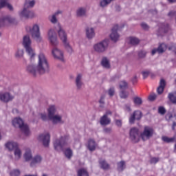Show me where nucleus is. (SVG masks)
Instances as JSON below:
<instances>
[{
  "label": "nucleus",
  "mask_w": 176,
  "mask_h": 176,
  "mask_svg": "<svg viewBox=\"0 0 176 176\" xmlns=\"http://www.w3.org/2000/svg\"><path fill=\"white\" fill-rule=\"evenodd\" d=\"M39 116L43 122H46V120H47V114L45 113H39Z\"/></svg>",
  "instance_id": "49"
},
{
  "label": "nucleus",
  "mask_w": 176,
  "mask_h": 176,
  "mask_svg": "<svg viewBox=\"0 0 176 176\" xmlns=\"http://www.w3.org/2000/svg\"><path fill=\"white\" fill-rule=\"evenodd\" d=\"M20 174H21V172H20V170L19 169L12 170L10 173V176H20Z\"/></svg>",
  "instance_id": "47"
},
{
  "label": "nucleus",
  "mask_w": 176,
  "mask_h": 176,
  "mask_svg": "<svg viewBox=\"0 0 176 176\" xmlns=\"http://www.w3.org/2000/svg\"><path fill=\"white\" fill-rule=\"evenodd\" d=\"M68 138H69V136L68 135H64L60 137V139H56L54 142V147L56 151H60L67 145V141H68Z\"/></svg>",
  "instance_id": "6"
},
{
  "label": "nucleus",
  "mask_w": 176,
  "mask_h": 176,
  "mask_svg": "<svg viewBox=\"0 0 176 176\" xmlns=\"http://www.w3.org/2000/svg\"><path fill=\"white\" fill-rule=\"evenodd\" d=\"M19 147V144L16 142H9L6 144V148L9 151H15Z\"/></svg>",
  "instance_id": "26"
},
{
  "label": "nucleus",
  "mask_w": 176,
  "mask_h": 176,
  "mask_svg": "<svg viewBox=\"0 0 176 176\" xmlns=\"http://www.w3.org/2000/svg\"><path fill=\"white\" fill-rule=\"evenodd\" d=\"M141 27L143 30H145L146 31H148V30H149V25H148V24H146V23H142Z\"/></svg>",
  "instance_id": "54"
},
{
  "label": "nucleus",
  "mask_w": 176,
  "mask_h": 176,
  "mask_svg": "<svg viewBox=\"0 0 176 176\" xmlns=\"http://www.w3.org/2000/svg\"><path fill=\"white\" fill-rule=\"evenodd\" d=\"M108 46H109V41L104 39L100 42H98L94 45L93 49L96 53H105L108 50Z\"/></svg>",
  "instance_id": "5"
},
{
  "label": "nucleus",
  "mask_w": 176,
  "mask_h": 176,
  "mask_svg": "<svg viewBox=\"0 0 176 176\" xmlns=\"http://www.w3.org/2000/svg\"><path fill=\"white\" fill-rule=\"evenodd\" d=\"M38 141L43 142V145L45 147L49 146L50 142V133H43L38 136Z\"/></svg>",
  "instance_id": "12"
},
{
  "label": "nucleus",
  "mask_w": 176,
  "mask_h": 176,
  "mask_svg": "<svg viewBox=\"0 0 176 176\" xmlns=\"http://www.w3.org/2000/svg\"><path fill=\"white\" fill-rule=\"evenodd\" d=\"M58 14H60V12H56L52 16L49 17L50 21L52 24H56V23H57V16H58Z\"/></svg>",
  "instance_id": "40"
},
{
  "label": "nucleus",
  "mask_w": 176,
  "mask_h": 176,
  "mask_svg": "<svg viewBox=\"0 0 176 176\" xmlns=\"http://www.w3.org/2000/svg\"><path fill=\"white\" fill-rule=\"evenodd\" d=\"M27 31L29 30L32 39L36 41L37 42H42V36H41V30L39 25L37 24L33 25L32 28H27Z\"/></svg>",
  "instance_id": "4"
},
{
  "label": "nucleus",
  "mask_w": 176,
  "mask_h": 176,
  "mask_svg": "<svg viewBox=\"0 0 176 176\" xmlns=\"http://www.w3.org/2000/svg\"><path fill=\"white\" fill-rule=\"evenodd\" d=\"M14 155L15 157V160H20L21 159V150L18 147L14 151Z\"/></svg>",
  "instance_id": "37"
},
{
  "label": "nucleus",
  "mask_w": 176,
  "mask_h": 176,
  "mask_svg": "<svg viewBox=\"0 0 176 176\" xmlns=\"http://www.w3.org/2000/svg\"><path fill=\"white\" fill-rule=\"evenodd\" d=\"M83 75L82 74H77L76 79H75V85L77 90H82V88L84 86L83 83Z\"/></svg>",
  "instance_id": "15"
},
{
  "label": "nucleus",
  "mask_w": 176,
  "mask_h": 176,
  "mask_svg": "<svg viewBox=\"0 0 176 176\" xmlns=\"http://www.w3.org/2000/svg\"><path fill=\"white\" fill-rule=\"evenodd\" d=\"M65 155L67 159H71L73 156L72 150L71 148H67L65 151Z\"/></svg>",
  "instance_id": "43"
},
{
  "label": "nucleus",
  "mask_w": 176,
  "mask_h": 176,
  "mask_svg": "<svg viewBox=\"0 0 176 176\" xmlns=\"http://www.w3.org/2000/svg\"><path fill=\"white\" fill-rule=\"evenodd\" d=\"M158 113L160 115H164L166 113V109L164 107H160L158 108Z\"/></svg>",
  "instance_id": "51"
},
{
  "label": "nucleus",
  "mask_w": 176,
  "mask_h": 176,
  "mask_svg": "<svg viewBox=\"0 0 176 176\" xmlns=\"http://www.w3.org/2000/svg\"><path fill=\"white\" fill-rule=\"evenodd\" d=\"M77 176H89V175L87 170L82 168L77 171Z\"/></svg>",
  "instance_id": "36"
},
{
  "label": "nucleus",
  "mask_w": 176,
  "mask_h": 176,
  "mask_svg": "<svg viewBox=\"0 0 176 176\" xmlns=\"http://www.w3.org/2000/svg\"><path fill=\"white\" fill-rule=\"evenodd\" d=\"M5 6H7L9 10L13 12V6L9 4V0H0V9L5 8Z\"/></svg>",
  "instance_id": "22"
},
{
  "label": "nucleus",
  "mask_w": 176,
  "mask_h": 176,
  "mask_svg": "<svg viewBox=\"0 0 176 176\" xmlns=\"http://www.w3.org/2000/svg\"><path fill=\"white\" fill-rule=\"evenodd\" d=\"M99 164L102 170H109L111 168V166L105 160H100Z\"/></svg>",
  "instance_id": "25"
},
{
  "label": "nucleus",
  "mask_w": 176,
  "mask_h": 176,
  "mask_svg": "<svg viewBox=\"0 0 176 176\" xmlns=\"http://www.w3.org/2000/svg\"><path fill=\"white\" fill-rule=\"evenodd\" d=\"M54 116H56V106L52 105L48 109V118L50 119Z\"/></svg>",
  "instance_id": "32"
},
{
  "label": "nucleus",
  "mask_w": 176,
  "mask_h": 176,
  "mask_svg": "<svg viewBox=\"0 0 176 176\" xmlns=\"http://www.w3.org/2000/svg\"><path fill=\"white\" fill-rule=\"evenodd\" d=\"M126 168V162L121 161L117 164V170L119 173H122Z\"/></svg>",
  "instance_id": "30"
},
{
  "label": "nucleus",
  "mask_w": 176,
  "mask_h": 176,
  "mask_svg": "<svg viewBox=\"0 0 176 176\" xmlns=\"http://www.w3.org/2000/svg\"><path fill=\"white\" fill-rule=\"evenodd\" d=\"M59 38L62 40L63 43L67 42V33L61 27H59V30L58 31Z\"/></svg>",
  "instance_id": "23"
},
{
  "label": "nucleus",
  "mask_w": 176,
  "mask_h": 176,
  "mask_svg": "<svg viewBox=\"0 0 176 176\" xmlns=\"http://www.w3.org/2000/svg\"><path fill=\"white\" fill-rule=\"evenodd\" d=\"M166 80L162 78L160 81V85L157 89V92L158 94H163V91H164V87H166Z\"/></svg>",
  "instance_id": "21"
},
{
  "label": "nucleus",
  "mask_w": 176,
  "mask_h": 176,
  "mask_svg": "<svg viewBox=\"0 0 176 176\" xmlns=\"http://www.w3.org/2000/svg\"><path fill=\"white\" fill-rule=\"evenodd\" d=\"M119 87L120 90H126V89H129V82L124 80H122L119 82Z\"/></svg>",
  "instance_id": "33"
},
{
  "label": "nucleus",
  "mask_w": 176,
  "mask_h": 176,
  "mask_svg": "<svg viewBox=\"0 0 176 176\" xmlns=\"http://www.w3.org/2000/svg\"><path fill=\"white\" fill-rule=\"evenodd\" d=\"M142 118V112L139 110L133 111V113L129 117V123L130 124H134L135 120H141Z\"/></svg>",
  "instance_id": "10"
},
{
  "label": "nucleus",
  "mask_w": 176,
  "mask_h": 176,
  "mask_svg": "<svg viewBox=\"0 0 176 176\" xmlns=\"http://www.w3.org/2000/svg\"><path fill=\"white\" fill-rule=\"evenodd\" d=\"M76 14L77 17H86L87 10L85 7H80L76 11Z\"/></svg>",
  "instance_id": "20"
},
{
  "label": "nucleus",
  "mask_w": 176,
  "mask_h": 176,
  "mask_svg": "<svg viewBox=\"0 0 176 176\" xmlns=\"http://www.w3.org/2000/svg\"><path fill=\"white\" fill-rule=\"evenodd\" d=\"M48 38L52 46H57L58 45V41L57 40V34L54 30L51 29L48 32Z\"/></svg>",
  "instance_id": "11"
},
{
  "label": "nucleus",
  "mask_w": 176,
  "mask_h": 176,
  "mask_svg": "<svg viewBox=\"0 0 176 176\" xmlns=\"http://www.w3.org/2000/svg\"><path fill=\"white\" fill-rule=\"evenodd\" d=\"M50 120H52L53 124H58L60 123V124H64V122L63 120V117L60 115H55L49 118Z\"/></svg>",
  "instance_id": "18"
},
{
  "label": "nucleus",
  "mask_w": 176,
  "mask_h": 176,
  "mask_svg": "<svg viewBox=\"0 0 176 176\" xmlns=\"http://www.w3.org/2000/svg\"><path fill=\"white\" fill-rule=\"evenodd\" d=\"M133 102L135 105H142V99L140 97H135L133 98Z\"/></svg>",
  "instance_id": "46"
},
{
  "label": "nucleus",
  "mask_w": 176,
  "mask_h": 176,
  "mask_svg": "<svg viewBox=\"0 0 176 176\" xmlns=\"http://www.w3.org/2000/svg\"><path fill=\"white\" fill-rule=\"evenodd\" d=\"M120 98L126 100V98L129 97V92H126L124 89H121V91L120 92Z\"/></svg>",
  "instance_id": "44"
},
{
  "label": "nucleus",
  "mask_w": 176,
  "mask_h": 176,
  "mask_svg": "<svg viewBox=\"0 0 176 176\" xmlns=\"http://www.w3.org/2000/svg\"><path fill=\"white\" fill-rule=\"evenodd\" d=\"M115 123L118 127H122V120H116V119Z\"/></svg>",
  "instance_id": "56"
},
{
  "label": "nucleus",
  "mask_w": 176,
  "mask_h": 176,
  "mask_svg": "<svg viewBox=\"0 0 176 176\" xmlns=\"http://www.w3.org/2000/svg\"><path fill=\"white\" fill-rule=\"evenodd\" d=\"M38 64L36 67L34 65H29L26 67V71L33 76H36V74L40 75H43L44 74H49L50 71V67L49 66V62H47V58L45 56V54L40 53L38 55Z\"/></svg>",
  "instance_id": "1"
},
{
  "label": "nucleus",
  "mask_w": 176,
  "mask_h": 176,
  "mask_svg": "<svg viewBox=\"0 0 176 176\" xmlns=\"http://www.w3.org/2000/svg\"><path fill=\"white\" fill-rule=\"evenodd\" d=\"M19 16L21 18L24 17L25 19H32L34 17V12L28 8L23 7L22 11L19 12Z\"/></svg>",
  "instance_id": "14"
},
{
  "label": "nucleus",
  "mask_w": 176,
  "mask_h": 176,
  "mask_svg": "<svg viewBox=\"0 0 176 176\" xmlns=\"http://www.w3.org/2000/svg\"><path fill=\"white\" fill-rule=\"evenodd\" d=\"M104 100H105V96H101V97H100V100H99V102H100V104H101L102 105H100V107H102V108H103L104 107V104H105V102L104 101Z\"/></svg>",
  "instance_id": "53"
},
{
  "label": "nucleus",
  "mask_w": 176,
  "mask_h": 176,
  "mask_svg": "<svg viewBox=\"0 0 176 176\" xmlns=\"http://www.w3.org/2000/svg\"><path fill=\"white\" fill-rule=\"evenodd\" d=\"M142 74L143 76V78L146 79V78H148V76H149V71L142 72Z\"/></svg>",
  "instance_id": "57"
},
{
  "label": "nucleus",
  "mask_w": 176,
  "mask_h": 176,
  "mask_svg": "<svg viewBox=\"0 0 176 176\" xmlns=\"http://www.w3.org/2000/svg\"><path fill=\"white\" fill-rule=\"evenodd\" d=\"M172 118H173V114H171L170 113H167L166 116V119L168 121L171 120Z\"/></svg>",
  "instance_id": "60"
},
{
  "label": "nucleus",
  "mask_w": 176,
  "mask_h": 176,
  "mask_svg": "<svg viewBox=\"0 0 176 176\" xmlns=\"http://www.w3.org/2000/svg\"><path fill=\"white\" fill-rule=\"evenodd\" d=\"M157 49V53L159 54L164 53L166 50H167V45H166L165 43H162L159 45V47Z\"/></svg>",
  "instance_id": "35"
},
{
  "label": "nucleus",
  "mask_w": 176,
  "mask_h": 176,
  "mask_svg": "<svg viewBox=\"0 0 176 176\" xmlns=\"http://www.w3.org/2000/svg\"><path fill=\"white\" fill-rule=\"evenodd\" d=\"M147 52L144 50H141L138 52V56L139 58H145L146 57Z\"/></svg>",
  "instance_id": "41"
},
{
  "label": "nucleus",
  "mask_w": 176,
  "mask_h": 176,
  "mask_svg": "<svg viewBox=\"0 0 176 176\" xmlns=\"http://www.w3.org/2000/svg\"><path fill=\"white\" fill-rule=\"evenodd\" d=\"M87 38L88 39H93L94 38V29L93 28H87L86 29Z\"/></svg>",
  "instance_id": "28"
},
{
  "label": "nucleus",
  "mask_w": 176,
  "mask_h": 176,
  "mask_svg": "<svg viewBox=\"0 0 176 176\" xmlns=\"http://www.w3.org/2000/svg\"><path fill=\"white\" fill-rule=\"evenodd\" d=\"M64 47H65L67 52L69 53V54H72L74 52V50L72 49V47L69 45V43L68 41H65L63 43Z\"/></svg>",
  "instance_id": "39"
},
{
  "label": "nucleus",
  "mask_w": 176,
  "mask_h": 176,
  "mask_svg": "<svg viewBox=\"0 0 176 176\" xmlns=\"http://www.w3.org/2000/svg\"><path fill=\"white\" fill-rule=\"evenodd\" d=\"M87 148L89 151L91 152H94V151H96V148H97V143H96V141L93 139H89L88 140V145Z\"/></svg>",
  "instance_id": "24"
},
{
  "label": "nucleus",
  "mask_w": 176,
  "mask_h": 176,
  "mask_svg": "<svg viewBox=\"0 0 176 176\" xmlns=\"http://www.w3.org/2000/svg\"><path fill=\"white\" fill-rule=\"evenodd\" d=\"M153 132L152 127L145 126L143 132L140 134V137L143 141H147V140L153 137Z\"/></svg>",
  "instance_id": "8"
},
{
  "label": "nucleus",
  "mask_w": 176,
  "mask_h": 176,
  "mask_svg": "<svg viewBox=\"0 0 176 176\" xmlns=\"http://www.w3.org/2000/svg\"><path fill=\"white\" fill-rule=\"evenodd\" d=\"M23 157L25 162H30V160H32V153H31V150L30 148L25 150Z\"/></svg>",
  "instance_id": "29"
},
{
  "label": "nucleus",
  "mask_w": 176,
  "mask_h": 176,
  "mask_svg": "<svg viewBox=\"0 0 176 176\" xmlns=\"http://www.w3.org/2000/svg\"><path fill=\"white\" fill-rule=\"evenodd\" d=\"M156 53H157V48L153 50L151 52L152 56H155V54H156Z\"/></svg>",
  "instance_id": "62"
},
{
  "label": "nucleus",
  "mask_w": 176,
  "mask_h": 176,
  "mask_svg": "<svg viewBox=\"0 0 176 176\" xmlns=\"http://www.w3.org/2000/svg\"><path fill=\"white\" fill-rule=\"evenodd\" d=\"M12 125L16 129H20L25 135H30V127L21 118H16L12 120Z\"/></svg>",
  "instance_id": "2"
},
{
  "label": "nucleus",
  "mask_w": 176,
  "mask_h": 176,
  "mask_svg": "<svg viewBox=\"0 0 176 176\" xmlns=\"http://www.w3.org/2000/svg\"><path fill=\"white\" fill-rule=\"evenodd\" d=\"M104 115H107V116L109 115H112V111L107 110Z\"/></svg>",
  "instance_id": "63"
},
{
  "label": "nucleus",
  "mask_w": 176,
  "mask_h": 176,
  "mask_svg": "<svg viewBox=\"0 0 176 176\" xmlns=\"http://www.w3.org/2000/svg\"><path fill=\"white\" fill-rule=\"evenodd\" d=\"M34 5H35V1L26 0L25 1L23 8H25L26 9H30V8H34Z\"/></svg>",
  "instance_id": "34"
},
{
  "label": "nucleus",
  "mask_w": 176,
  "mask_h": 176,
  "mask_svg": "<svg viewBox=\"0 0 176 176\" xmlns=\"http://www.w3.org/2000/svg\"><path fill=\"white\" fill-rule=\"evenodd\" d=\"M52 54L54 58H57V60H60V61H64V53L58 48H54L52 50Z\"/></svg>",
  "instance_id": "17"
},
{
  "label": "nucleus",
  "mask_w": 176,
  "mask_h": 176,
  "mask_svg": "<svg viewBox=\"0 0 176 176\" xmlns=\"http://www.w3.org/2000/svg\"><path fill=\"white\" fill-rule=\"evenodd\" d=\"M23 45L26 50V53L30 56L31 61L35 58V52L31 47V38L30 36L26 35L23 36Z\"/></svg>",
  "instance_id": "3"
},
{
  "label": "nucleus",
  "mask_w": 176,
  "mask_h": 176,
  "mask_svg": "<svg viewBox=\"0 0 176 176\" xmlns=\"http://www.w3.org/2000/svg\"><path fill=\"white\" fill-rule=\"evenodd\" d=\"M24 56V50H18L15 53L16 58H23Z\"/></svg>",
  "instance_id": "42"
},
{
  "label": "nucleus",
  "mask_w": 176,
  "mask_h": 176,
  "mask_svg": "<svg viewBox=\"0 0 176 176\" xmlns=\"http://www.w3.org/2000/svg\"><path fill=\"white\" fill-rule=\"evenodd\" d=\"M159 160H160L159 157H151L150 160V163L151 164H156Z\"/></svg>",
  "instance_id": "50"
},
{
  "label": "nucleus",
  "mask_w": 176,
  "mask_h": 176,
  "mask_svg": "<svg viewBox=\"0 0 176 176\" xmlns=\"http://www.w3.org/2000/svg\"><path fill=\"white\" fill-rule=\"evenodd\" d=\"M111 123V118H109L107 115H103L100 117V124L101 126H108Z\"/></svg>",
  "instance_id": "19"
},
{
  "label": "nucleus",
  "mask_w": 176,
  "mask_h": 176,
  "mask_svg": "<svg viewBox=\"0 0 176 176\" xmlns=\"http://www.w3.org/2000/svg\"><path fill=\"white\" fill-rule=\"evenodd\" d=\"M14 96H13L9 92L0 93V101L2 102H10V101H13Z\"/></svg>",
  "instance_id": "13"
},
{
  "label": "nucleus",
  "mask_w": 176,
  "mask_h": 176,
  "mask_svg": "<svg viewBox=\"0 0 176 176\" xmlns=\"http://www.w3.org/2000/svg\"><path fill=\"white\" fill-rule=\"evenodd\" d=\"M131 81L132 82L133 85H134L135 83H137V82H138V77H137V76H135L134 77H133L131 79Z\"/></svg>",
  "instance_id": "61"
},
{
  "label": "nucleus",
  "mask_w": 176,
  "mask_h": 176,
  "mask_svg": "<svg viewBox=\"0 0 176 176\" xmlns=\"http://www.w3.org/2000/svg\"><path fill=\"white\" fill-rule=\"evenodd\" d=\"M162 141H164V142H174V141H175V138H168V137H166L164 136L162 137Z\"/></svg>",
  "instance_id": "45"
},
{
  "label": "nucleus",
  "mask_w": 176,
  "mask_h": 176,
  "mask_svg": "<svg viewBox=\"0 0 176 176\" xmlns=\"http://www.w3.org/2000/svg\"><path fill=\"white\" fill-rule=\"evenodd\" d=\"M149 101H155L156 100V94H151L148 96Z\"/></svg>",
  "instance_id": "58"
},
{
  "label": "nucleus",
  "mask_w": 176,
  "mask_h": 176,
  "mask_svg": "<svg viewBox=\"0 0 176 176\" xmlns=\"http://www.w3.org/2000/svg\"><path fill=\"white\" fill-rule=\"evenodd\" d=\"M103 133L104 134H111L112 133V127H104L103 129Z\"/></svg>",
  "instance_id": "48"
},
{
  "label": "nucleus",
  "mask_w": 176,
  "mask_h": 176,
  "mask_svg": "<svg viewBox=\"0 0 176 176\" xmlns=\"http://www.w3.org/2000/svg\"><path fill=\"white\" fill-rule=\"evenodd\" d=\"M108 94L109 96H110V97H113V96H115V88L113 87L110 88L109 89Z\"/></svg>",
  "instance_id": "52"
},
{
  "label": "nucleus",
  "mask_w": 176,
  "mask_h": 176,
  "mask_svg": "<svg viewBox=\"0 0 176 176\" xmlns=\"http://www.w3.org/2000/svg\"><path fill=\"white\" fill-rule=\"evenodd\" d=\"M101 64L104 68H106L107 69H109L111 68V64L109 63V60L107 57H104L102 59Z\"/></svg>",
  "instance_id": "31"
},
{
  "label": "nucleus",
  "mask_w": 176,
  "mask_h": 176,
  "mask_svg": "<svg viewBox=\"0 0 176 176\" xmlns=\"http://www.w3.org/2000/svg\"><path fill=\"white\" fill-rule=\"evenodd\" d=\"M124 110L127 111V112H131V107L130 104H125Z\"/></svg>",
  "instance_id": "59"
},
{
  "label": "nucleus",
  "mask_w": 176,
  "mask_h": 176,
  "mask_svg": "<svg viewBox=\"0 0 176 176\" xmlns=\"http://www.w3.org/2000/svg\"><path fill=\"white\" fill-rule=\"evenodd\" d=\"M129 43L132 45V46H137L140 43V39L135 37H130Z\"/></svg>",
  "instance_id": "38"
},
{
  "label": "nucleus",
  "mask_w": 176,
  "mask_h": 176,
  "mask_svg": "<svg viewBox=\"0 0 176 176\" xmlns=\"http://www.w3.org/2000/svg\"><path fill=\"white\" fill-rule=\"evenodd\" d=\"M116 12L120 11V6H116Z\"/></svg>",
  "instance_id": "64"
},
{
  "label": "nucleus",
  "mask_w": 176,
  "mask_h": 176,
  "mask_svg": "<svg viewBox=\"0 0 176 176\" xmlns=\"http://www.w3.org/2000/svg\"><path fill=\"white\" fill-rule=\"evenodd\" d=\"M9 24H17V20L10 15H4L0 17V28L6 27Z\"/></svg>",
  "instance_id": "7"
},
{
  "label": "nucleus",
  "mask_w": 176,
  "mask_h": 176,
  "mask_svg": "<svg viewBox=\"0 0 176 176\" xmlns=\"http://www.w3.org/2000/svg\"><path fill=\"white\" fill-rule=\"evenodd\" d=\"M42 162V157L41 155H36L30 163L31 167H34L35 164H38Z\"/></svg>",
  "instance_id": "27"
},
{
  "label": "nucleus",
  "mask_w": 176,
  "mask_h": 176,
  "mask_svg": "<svg viewBox=\"0 0 176 176\" xmlns=\"http://www.w3.org/2000/svg\"><path fill=\"white\" fill-rule=\"evenodd\" d=\"M118 30H119V26L116 25L111 29V34H110V38L113 42H118L119 41V34H118Z\"/></svg>",
  "instance_id": "16"
},
{
  "label": "nucleus",
  "mask_w": 176,
  "mask_h": 176,
  "mask_svg": "<svg viewBox=\"0 0 176 176\" xmlns=\"http://www.w3.org/2000/svg\"><path fill=\"white\" fill-rule=\"evenodd\" d=\"M129 135L133 142H138V141H140V130L138 128H131L130 129Z\"/></svg>",
  "instance_id": "9"
},
{
  "label": "nucleus",
  "mask_w": 176,
  "mask_h": 176,
  "mask_svg": "<svg viewBox=\"0 0 176 176\" xmlns=\"http://www.w3.org/2000/svg\"><path fill=\"white\" fill-rule=\"evenodd\" d=\"M168 17H170L171 19H173V17H175L176 11L172 10V11L169 12V13H168Z\"/></svg>",
  "instance_id": "55"
}]
</instances>
